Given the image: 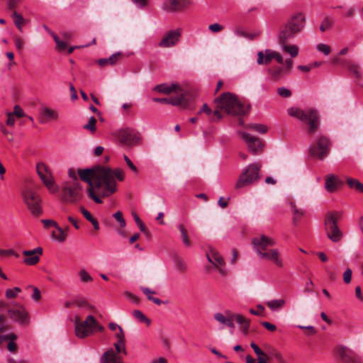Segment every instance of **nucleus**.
Segmentation results:
<instances>
[{"label": "nucleus", "instance_id": "1", "mask_svg": "<svg viewBox=\"0 0 363 363\" xmlns=\"http://www.w3.org/2000/svg\"><path fill=\"white\" fill-rule=\"evenodd\" d=\"M109 172L108 169H102V167L100 166L78 169L81 180L89 184L88 196L96 203L103 202L102 197H108L113 194V185L106 182L110 176Z\"/></svg>", "mask_w": 363, "mask_h": 363}, {"label": "nucleus", "instance_id": "2", "mask_svg": "<svg viewBox=\"0 0 363 363\" xmlns=\"http://www.w3.org/2000/svg\"><path fill=\"white\" fill-rule=\"evenodd\" d=\"M306 18L303 12L293 13L286 21L280 26L278 38L280 44L289 43L291 40L304 29Z\"/></svg>", "mask_w": 363, "mask_h": 363}, {"label": "nucleus", "instance_id": "3", "mask_svg": "<svg viewBox=\"0 0 363 363\" xmlns=\"http://www.w3.org/2000/svg\"><path fill=\"white\" fill-rule=\"evenodd\" d=\"M288 114L303 121L307 133L312 135L318 131L320 126V116L318 111L313 108L307 107L304 109L297 107H291L287 110Z\"/></svg>", "mask_w": 363, "mask_h": 363}, {"label": "nucleus", "instance_id": "4", "mask_svg": "<svg viewBox=\"0 0 363 363\" xmlns=\"http://www.w3.org/2000/svg\"><path fill=\"white\" fill-rule=\"evenodd\" d=\"M218 107L232 115H245L250 111V106L242 104L237 97L230 92L221 94L215 99Z\"/></svg>", "mask_w": 363, "mask_h": 363}, {"label": "nucleus", "instance_id": "5", "mask_svg": "<svg viewBox=\"0 0 363 363\" xmlns=\"http://www.w3.org/2000/svg\"><path fill=\"white\" fill-rule=\"evenodd\" d=\"M75 335L79 338H85L92 335L96 330L102 332L104 328L101 325L95 318L89 315L83 321H80L78 317L74 320Z\"/></svg>", "mask_w": 363, "mask_h": 363}, {"label": "nucleus", "instance_id": "6", "mask_svg": "<svg viewBox=\"0 0 363 363\" xmlns=\"http://www.w3.org/2000/svg\"><path fill=\"white\" fill-rule=\"evenodd\" d=\"M262 165L255 162L243 169L235 184L236 189L250 186L260 179L259 172Z\"/></svg>", "mask_w": 363, "mask_h": 363}, {"label": "nucleus", "instance_id": "7", "mask_svg": "<svg viewBox=\"0 0 363 363\" xmlns=\"http://www.w3.org/2000/svg\"><path fill=\"white\" fill-rule=\"evenodd\" d=\"M115 135L122 145L128 147L138 145L142 141L140 133L132 128H122L116 131Z\"/></svg>", "mask_w": 363, "mask_h": 363}, {"label": "nucleus", "instance_id": "8", "mask_svg": "<svg viewBox=\"0 0 363 363\" xmlns=\"http://www.w3.org/2000/svg\"><path fill=\"white\" fill-rule=\"evenodd\" d=\"M116 351L110 348L101 357V363H123V356L127 354L125 341H117L114 343Z\"/></svg>", "mask_w": 363, "mask_h": 363}, {"label": "nucleus", "instance_id": "9", "mask_svg": "<svg viewBox=\"0 0 363 363\" xmlns=\"http://www.w3.org/2000/svg\"><path fill=\"white\" fill-rule=\"evenodd\" d=\"M36 169L41 181L50 192L52 194L57 192L58 186L55 182L52 172L48 167L43 162H39L37 164Z\"/></svg>", "mask_w": 363, "mask_h": 363}, {"label": "nucleus", "instance_id": "10", "mask_svg": "<svg viewBox=\"0 0 363 363\" xmlns=\"http://www.w3.org/2000/svg\"><path fill=\"white\" fill-rule=\"evenodd\" d=\"M23 199L28 208L34 216L42 214L41 199L38 194L31 189H26L23 193Z\"/></svg>", "mask_w": 363, "mask_h": 363}, {"label": "nucleus", "instance_id": "11", "mask_svg": "<svg viewBox=\"0 0 363 363\" xmlns=\"http://www.w3.org/2000/svg\"><path fill=\"white\" fill-rule=\"evenodd\" d=\"M82 188L79 182L66 185L62 189V199L67 203H76L82 198Z\"/></svg>", "mask_w": 363, "mask_h": 363}, {"label": "nucleus", "instance_id": "12", "mask_svg": "<svg viewBox=\"0 0 363 363\" xmlns=\"http://www.w3.org/2000/svg\"><path fill=\"white\" fill-rule=\"evenodd\" d=\"M253 247L260 258L262 254L266 253L269 249L272 248L276 245V241L265 235H261L259 237L254 238L252 240Z\"/></svg>", "mask_w": 363, "mask_h": 363}, {"label": "nucleus", "instance_id": "13", "mask_svg": "<svg viewBox=\"0 0 363 363\" xmlns=\"http://www.w3.org/2000/svg\"><path fill=\"white\" fill-rule=\"evenodd\" d=\"M330 145L329 139L325 136H322L318 139L317 144L310 148V154L322 160L328 155Z\"/></svg>", "mask_w": 363, "mask_h": 363}, {"label": "nucleus", "instance_id": "14", "mask_svg": "<svg viewBox=\"0 0 363 363\" xmlns=\"http://www.w3.org/2000/svg\"><path fill=\"white\" fill-rule=\"evenodd\" d=\"M336 352L342 363H363L360 357L346 347L339 346L336 348Z\"/></svg>", "mask_w": 363, "mask_h": 363}, {"label": "nucleus", "instance_id": "15", "mask_svg": "<svg viewBox=\"0 0 363 363\" xmlns=\"http://www.w3.org/2000/svg\"><path fill=\"white\" fill-rule=\"evenodd\" d=\"M239 134L245 140L248 149L253 155H257L262 152L264 144L261 139L245 132H239Z\"/></svg>", "mask_w": 363, "mask_h": 363}, {"label": "nucleus", "instance_id": "16", "mask_svg": "<svg viewBox=\"0 0 363 363\" xmlns=\"http://www.w3.org/2000/svg\"><path fill=\"white\" fill-rule=\"evenodd\" d=\"M325 231L327 237L333 242H338L342 238V233L337 223L330 219H325Z\"/></svg>", "mask_w": 363, "mask_h": 363}, {"label": "nucleus", "instance_id": "17", "mask_svg": "<svg viewBox=\"0 0 363 363\" xmlns=\"http://www.w3.org/2000/svg\"><path fill=\"white\" fill-rule=\"evenodd\" d=\"M181 36L180 29L172 30L164 34L159 43L161 48H169L175 45L179 40Z\"/></svg>", "mask_w": 363, "mask_h": 363}, {"label": "nucleus", "instance_id": "18", "mask_svg": "<svg viewBox=\"0 0 363 363\" xmlns=\"http://www.w3.org/2000/svg\"><path fill=\"white\" fill-rule=\"evenodd\" d=\"M259 259L271 262L279 268L284 267L283 257L277 248L269 249L266 253L262 254Z\"/></svg>", "mask_w": 363, "mask_h": 363}, {"label": "nucleus", "instance_id": "19", "mask_svg": "<svg viewBox=\"0 0 363 363\" xmlns=\"http://www.w3.org/2000/svg\"><path fill=\"white\" fill-rule=\"evenodd\" d=\"M208 261L218 268L219 273L224 276L226 271L223 267L225 265V261L220 253L213 248H211L209 252L207 253Z\"/></svg>", "mask_w": 363, "mask_h": 363}, {"label": "nucleus", "instance_id": "20", "mask_svg": "<svg viewBox=\"0 0 363 363\" xmlns=\"http://www.w3.org/2000/svg\"><path fill=\"white\" fill-rule=\"evenodd\" d=\"M191 4V0H167L163 3L162 9L167 12H176Z\"/></svg>", "mask_w": 363, "mask_h": 363}, {"label": "nucleus", "instance_id": "21", "mask_svg": "<svg viewBox=\"0 0 363 363\" xmlns=\"http://www.w3.org/2000/svg\"><path fill=\"white\" fill-rule=\"evenodd\" d=\"M8 313L11 319L21 324L28 323V314L22 306H17L15 308L9 309Z\"/></svg>", "mask_w": 363, "mask_h": 363}, {"label": "nucleus", "instance_id": "22", "mask_svg": "<svg viewBox=\"0 0 363 363\" xmlns=\"http://www.w3.org/2000/svg\"><path fill=\"white\" fill-rule=\"evenodd\" d=\"M25 257L23 262L27 265H35L40 260V255L43 254V249L40 247L32 250H24L22 252Z\"/></svg>", "mask_w": 363, "mask_h": 363}, {"label": "nucleus", "instance_id": "23", "mask_svg": "<svg viewBox=\"0 0 363 363\" xmlns=\"http://www.w3.org/2000/svg\"><path fill=\"white\" fill-rule=\"evenodd\" d=\"M102 169H106V170L108 169V171L110 172H109L110 176H108V178L106 182L108 184L111 183L113 185V194H114L117 190L116 182L115 179L116 178L118 181H123L124 179L123 172L121 169H112L109 167H102Z\"/></svg>", "mask_w": 363, "mask_h": 363}, {"label": "nucleus", "instance_id": "24", "mask_svg": "<svg viewBox=\"0 0 363 363\" xmlns=\"http://www.w3.org/2000/svg\"><path fill=\"white\" fill-rule=\"evenodd\" d=\"M342 184L338 177L334 174H328L325 177V189L327 191L333 193Z\"/></svg>", "mask_w": 363, "mask_h": 363}, {"label": "nucleus", "instance_id": "25", "mask_svg": "<svg viewBox=\"0 0 363 363\" xmlns=\"http://www.w3.org/2000/svg\"><path fill=\"white\" fill-rule=\"evenodd\" d=\"M191 100L186 94H180L169 98V104L180 106L183 108H189L191 104Z\"/></svg>", "mask_w": 363, "mask_h": 363}, {"label": "nucleus", "instance_id": "26", "mask_svg": "<svg viewBox=\"0 0 363 363\" xmlns=\"http://www.w3.org/2000/svg\"><path fill=\"white\" fill-rule=\"evenodd\" d=\"M233 320H235L240 326L244 335H247L250 328V320L245 318L240 314H233Z\"/></svg>", "mask_w": 363, "mask_h": 363}, {"label": "nucleus", "instance_id": "27", "mask_svg": "<svg viewBox=\"0 0 363 363\" xmlns=\"http://www.w3.org/2000/svg\"><path fill=\"white\" fill-rule=\"evenodd\" d=\"M41 114L43 118L41 121L42 123H45L48 121H56L59 118L57 111L48 107H44L41 109Z\"/></svg>", "mask_w": 363, "mask_h": 363}, {"label": "nucleus", "instance_id": "28", "mask_svg": "<svg viewBox=\"0 0 363 363\" xmlns=\"http://www.w3.org/2000/svg\"><path fill=\"white\" fill-rule=\"evenodd\" d=\"M122 58L121 52L113 54L108 58H101L97 60V63L101 67H105L108 65H113L116 64Z\"/></svg>", "mask_w": 363, "mask_h": 363}, {"label": "nucleus", "instance_id": "29", "mask_svg": "<svg viewBox=\"0 0 363 363\" xmlns=\"http://www.w3.org/2000/svg\"><path fill=\"white\" fill-rule=\"evenodd\" d=\"M55 229V230H53L52 232V238L59 242H65L67 236L66 231L68 230L69 227L67 226L65 228V229H63L61 227L58 226Z\"/></svg>", "mask_w": 363, "mask_h": 363}, {"label": "nucleus", "instance_id": "30", "mask_svg": "<svg viewBox=\"0 0 363 363\" xmlns=\"http://www.w3.org/2000/svg\"><path fill=\"white\" fill-rule=\"evenodd\" d=\"M274 52H275L272 51L270 50H266L264 55L263 52H262V51L259 52L257 54V55H258L257 60V63L259 65H261V64L268 65L272 61V60L274 58Z\"/></svg>", "mask_w": 363, "mask_h": 363}, {"label": "nucleus", "instance_id": "31", "mask_svg": "<svg viewBox=\"0 0 363 363\" xmlns=\"http://www.w3.org/2000/svg\"><path fill=\"white\" fill-rule=\"evenodd\" d=\"M251 347L257 356V363H269V357L264 352L255 342H252L250 344Z\"/></svg>", "mask_w": 363, "mask_h": 363}, {"label": "nucleus", "instance_id": "32", "mask_svg": "<svg viewBox=\"0 0 363 363\" xmlns=\"http://www.w3.org/2000/svg\"><path fill=\"white\" fill-rule=\"evenodd\" d=\"M251 347L257 356V363H269V357L264 352L255 342H252L250 344Z\"/></svg>", "mask_w": 363, "mask_h": 363}, {"label": "nucleus", "instance_id": "33", "mask_svg": "<svg viewBox=\"0 0 363 363\" xmlns=\"http://www.w3.org/2000/svg\"><path fill=\"white\" fill-rule=\"evenodd\" d=\"M215 319L219 323L228 326L230 328H234L235 325L233 323V314H230L228 317H225L221 313H217L214 315Z\"/></svg>", "mask_w": 363, "mask_h": 363}, {"label": "nucleus", "instance_id": "34", "mask_svg": "<svg viewBox=\"0 0 363 363\" xmlns=\"http://www.w3.org/2000/svg\"><path fill=\"white\" fill-rule=\"evenodd\" d=\"M290 206L293 213V220L296 224L301 220L305 213L302 208H298L294 202H290Z\"/></svg>", "mask_w": 363, "mask_h": 363}, {"label": "nucleus", "instance_id": "35", "mask_svg": "<svg viewBox=\"0 0 363 363\" xmlns=\"http://www.w3.org/2000/svg\"><path fill=\"white\" fill-rule=\"evenodd\" d=\"M269 74L274 80H279L284 77V69L281 67L275 66L269 69Z\"/></svg>", "mask_w": 363, "mask_h": 363}, {"label": "nucleus", "instance_id": "36", "mask_svg": "<svg viewBox=\"0 0 363 363\" xmlns=\"http://www.w3.org/2000/svg\"><path fill=\"white\" fill-rule=\"evenodd\" d=\"M342 65L347 67L355 75L356 77H359L361 76L359 66L351 60H345L344 62H342Z\"/></svg>", "mask_w": 363, "mask_h": 363}, {"label": "nucleus", "instance_id": "37", "mask_svg": "<svg viewBox=\"0 0 363 363\" xmlns=\"http://www.w3.org/2000/svg\"><path fill=\"white\" fill-rule=\"evenodd\" d=\"M285 303L284 299H274L267 301V305L272 311H277L284 307Z\"/></svg>", "mask_w": 363, "mask_h": 363}, {"label": "nucleus", "instance_id": "38", "mask_svg": "<svg viewBox=\"0 0 363 363\" xmlns=\"http://www.w3.org/2000/svg\"><path fill=\"white\" fill-rule=\"evenodd\" d=\"M12 17L13 18V23L15 26L20 31H22V28L25 23V20L23 16L21 13H18L17 11H13Z\"/></svg>", "mask_w": 363, "mask_h": 363}, {"label": "nucleus", "instance_id": "39", "mask_svg": "<svg viewBox=\"0 0 363 363\" xmlns=\"http://www.w3.org/2000/svg\"><path fill=\"white\" fill-rule=\"evenodd\" d=\"M73 304L79 308H86L89 311H94V306L90 305L84 298H76L73 301Z\"/></svg>", "mask_w": 363, "mask_h": 363}, {"label": "nucleus", "instance_id": "40", "mask_svg": "<svg viewBox=\"0 0 363 363\" xmlns=\"http://www.w3.org/2000/svg\"><path fill=\"white\" fill-rule=\"evenodd\" d=\"M283 45V50L289 53L292 57H295L298 55V48L297 45H288V43L286 44H281Z\"/></svg>", "mask_w": 363, "mask_h": 363}, {"label": "nucleus", "instance_id": "41", "mask_svg": "<svg viewBox=\"0 0 363 363\" xmlns=\"http://www.w3.org/2000/svg\"><path fill=\"white\" fill-rule=\"evenodd\" d=\"M179 230L181 232L182 240V242H183L184 245L186 247H190L191 245V241H190V240L189 238L187 230L185 228L184 225H182V224H180L179 225Z\"/></svg>", "mask_w": 363, "mask_h": 363}, {"label": "nucleus", "instance_id": "42", "mask_svg": "<svg viewBox=\"0 0 363 363\" xmlns=\"http://www.w3.org/2000/svg\"><path fill=\"white\" fill-rule=\"evenodd\" d=\"M347 183L350 188L354 189L359 192H363V184L360 183L358 180L352 178H348L347 179Z\"/></svg>", "mask_w": 363, "mask_h": 363}, {"label": "nucleus", "instance_id": "43", "mask_svg": "<svg viewBox=\"0 0 363 363\" xmlns=\"http://www.w3.org/2000/svg\"><path fill=\"white\" fill-rule=\"evenodd\" d=\"M175 86H176L174 84H172L171 86L160 84L155 86V90L163 94H169L175 89Z\"/></svg>", "mask_w": 363, "mask_h": 363}, {"label": "nucleus", "instance_id": "44", "mask_svg": "<svg viewBox=\"0 0 363 363\" xmlns=\"http://www.w3.org/2000/svg\"><path fill=\"white\" fill-rule=\"evenodd\" d=\"M133 315L140 323H145L147 325H150L151 320L147 318L140 311L135 310L133 313Z\"/></svg>", "mask_w": 363, "mask_h": 363}, {"label": "nucleus", "instance_id": "45", "mask_svg": "<svg viewBox=\"0 0 363 363\" xmlns=\"http://www.w3.org/2000/svg\"><path fill=\"white\" fill-rule=\"evenodd\" d=\"M132 216H133V218L135 223L137 224V225L138 226L139 229L140 230V231L143 232V233H148V229L145 225V224L143 223L142 220L140 218V217L138 215V213H135V212H133L132 213Z\"/></svg>", "mask_w": 363, "mask_h": 363}, {"label": "nucleus", "instance_id": "46", "mask_svg": "<svg viewBox=\"0 0 363 363\" xmlns=\"http://www.w3.org/2000/svg\"><path fill=\"white\" fill-rule=\"evenodd\" d=\"M248 128L262 134L266 133L268 130V128L263 124L252 123L248 125Z\"/></svg>", "mask_w": 363, "mask_h": 363}, {"label": "nucleus", "instance_id": "47", "mask_svg": "<svg viewBox=\"0 0 363 363\" xmlns=\"http://www.w3.org/2000/svg\"><path fill=\"white\" fill-rule=\"evenodd\" d=\"M342 217V213L340 211H330L328 212L325 219H330L331 220L335 221L336 223H337V220H340Z\"/></svg>", "mask_w": 363, "mask_h": 363}, {"label": "nucleus", "instance_id": "48", "mask_svg": "<svg viewBox=\"0 0 363 363\" xmlns=\"http://www.w3.org/2000/svg\"><path fill=\"white\" fill-rule=\"evenodd\" d=\"M79 276L80 281L84 283L89 282L93 280L92 277L89 275V274L85 269H81L79 272Z\"/></svg>", "mask_w": 363, "mask_h": 363}, {"label": "nucleus", "instance_id": "49", "mask_svg": "<svg viewBox=\"0 0 363 363\" xmlns=\"http://www.w3.org/2000/svg\"><path fill=\"white\" fill-rule=\"evenodd\" d=\"M96 119L94 116H91L89 118L88 123L84 125V128L90 130L92 133H94L96 130Z\"/></svg>", "mask_w": 363, "mask_h": 363}, {"label": "nucleus", "instance_id": "50", "mask_svg": "<svg viewBox=\"0 0 363 363\" xmlns=\"http://www.w3.org/2000/svg\"><path fill=\"white\" fill-rule=\"evenodd\" d=\"M9 339H10V341L8 343L7 348L11 352H15L17 349V345L14 342V340L16 339V335L12 333L9 335Z\"/></svg>", "mask_w": 363, "mask_h": 363}, {"label": "nucleus", "instance_id": "51", "mask_svg": "<svg viewBox=\"0 0 363 363\" xmlns=\"http://www.w3.org/2000/svg\"><path fill=\"white\" fill-rule=\"evenodd\" d=\"M113 217L116 219V220L119 223V225L121 228H124L126 225L125 220L123 218V213L120 211L116 212Z\"/></svg>", "mask_w": 363, "mask_h": 363}, {"label": "nucleus", "instance_id": "52", "mask_svg": "<svg viewBox=\"0 0 363 363\" xmlns=\"http://www.w3.org/2000/svg\"><path fill=\"white\" fill-rule=\"evenodd\" d=\"M19 287H14L13 289H8L6 291L5 295L8 298H13L17 296L18 294L21 292Z\"/></svg>", "mask_w": 363, "mask_h": 363}, {"label": "nucleus", "instance_id": "53", "mask_svg": "<svg viewBox=\"0 0 363 363\" xmlns=\"http://www.w3.org/2000/svg\"><path fill=\"white\" fill-rule=\"evenodd\" d=\"M51 35L55 40L57 46L60 50H63L67 48V43L60 40L58 36L55 33H51Z\"/></svg>", "mask_w": 363, "mask_h": 363}, {"label": "nucleus", "instance_id": "54", "mask_svg": "<svg viewBox=\"0 0 363 363\" xmlns=\"http://www.w3.org/2000/svg\"><path fill=\"white\" fill-rule=\"evenodd\" d=\"M332 26V22L329 19V18L326 17L325 18L320 26V30L321 32H325L327 30H328Z\"/></svg>", "mask_w": 363, "mask_h": 363}, {"label": "nucleus", "instance_id": "55", "mask_svg": "<svg viewBox=\"0 0 363 363\" xmlns=\"http://www.w3.org/2000/svg\"><path fill=\"white\" fill-rule=\"evenodd\" d=\"M317 50L325 55H328L331 52V48L329 45L323 43H319L316 47Z\"/></svg>", "mask_w": 363, "mask_h": 363}, {"label": "nucleus", "instance_id": "56", "mask_svg": "<svg viewBox=\"0 0 363 363\" xmlns=\"http://www.w3.org/2000/svg\"><path fill=\"white\" fill-rule=\"evenodd\" d=\"M14 116H16V118H22V117H24L26 116L23 110L22 109V108L18 106V105H16L14 106L13 107V112H11Z\"/></svg>", "mask_w": 363, "mask_h": 363}, {"label": "nucleus", "instance_id": "57", "mask_svg": "<svg viewBox=\"0 0 363 363\" xmlns=\"http://www.w3.org/2000/svg\"><path fill=\"white\" fill-rule=\"evenodd\" d=\"M6 316L0 315V333H3L9 329V325L6 323Z\"/></svg>", "mask_w": 363, "mask_h": 363}, {"label": "nucleus", "instance_id": "58", "mask_svg": "<svg viewBox=\"0 0 363 363\" xmlns=\"http://www.w3.org/2000/svg\"><path fill=\"white\" fill-rule=\"evenodd\" d=\"M277 93L279 96L284 98H289L291 96L292 93L291 90L285 87H279L277 89Z\"/></svg>", "mask_w": 363, "mask_h": 363}, {"label": "nucleus", "instance_id": "59", "mask_svg": "<svg viewBox=\"0 0 363 363\" xmlns=\"http://www.w3.org/2000/svg\"><path fill=\"white\" fill-rule=\"evenodd\" d=\"M21 1L22 0H6L8 9L15 11L16 8L21 2Z\"/></svg>", "mask_w": 363, "mask_h": 363}, {"label": "nucleus", "instance_id": "60", "mask_svg": "<svg viewBox=\"0 0 363 363\" xmlns=\"http://www.w3.org/2000/svg\"><path fill=\"white\" fill-rule=\"evenodd\" d=\"M270 357H272V358H274L277 360V363H280V362H281V361L286 360L283 357V356L281 354V352H279V351H277V350H274V351L270 353Z\"/></svg>", "mask_w": 363, "mask_h": 363}, {"label": "nucleus", "instance_id": "61", "mask_svg": "<svg viewBox=\"0 0 363 363\" xmlns=\"http://www.w3.org/2000/svg\"><path fill=\"white\" fill-rule=\"evenodd\" d=\"M352 272L350 268H347L343 273V280L345 284H350L351 282Z\"/></svg>", "mask_w": 363, "mask_h": 363}, {"label": "nucleus", "instance_id": "62", "mask_svg": "<svg viewBox=\"0 0 363 363\" xmlns=\"http://www.w3.org/2000/svg\"><path fill=\"white\" fill-rule=\"evenodd\" d=\"M208 29L212 33H218L223 29V26L220 25L219 23H213L208 26Z\"/></svg>", "mask_w": 363, "mask_h": 363}, {"label": "nucleus", "instance_id": "63", "mask_svg": "<svg viewBox=\"0 0 363 363\" xmlns=\"http://www.w3.org/2000/svg\"><path fill=\"white\" fill-rule=\"evenodd\" d=\"M257 309H255V310L253 308H251L250 310V313L252 315H261L264 311V306L262 305H257Z\"/></svg>", "mask_w": 363, "mask_h": 363}, {"label": "nucleus", "instance_id": "64", "mask_svg": "<svg viewBox=\"0 0 363 363\" xmlns=\"http://www.w3.org/2000/svg\"><path fill=\"white\" fill-rule=\"evenodd\" d=\"M80 211H81L82 214L83 215V216L87 220L90 221L91 220H92L94 218V217L92 216L91 213L88 210H86L84 207L81 206L80 207Z\"/></svg>", "mask_w": 363, "mask_h": 363}]
</instances>
